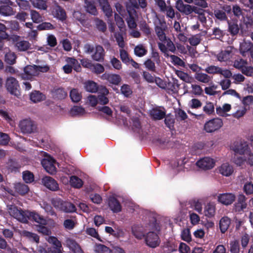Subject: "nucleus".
Masks as SVG:
<instances>
[{"label": "nucleus", "instance_id": "f257e3e1", "mask_svg": "<svg viewBox=\"0 0 253 253\" xmlns=\"http://www.w3.org/2000/svg\"><path fill=\"white\" fill-rule=\"evenodd\" d=\"M5 41L14 44L15 47H30V45L28 41L24 40L23 38L19 36L0 35V47H3Z\"/></svg>", "mask_w": 253, "mask_h": 253}, {"label": "nucleus", "instance_id": "f03ea898", "mask_svg": "<svg viewBox=\"0 0 253 253\" xmlns=\"http://www.w3.org/2000/svg\"><path fill=\"white\" fill-rule=\"evenodd\" d=\"M53 206L57 210L65 212H72L76 211V207L72 203L64 201L60 198L53 199L51 201Z\"/></svg>", "mask_w": 253, "mask_h": 253}, {"label": "nucleus", "instance_id": "7ed1b4c3", "mask_svg": "<svg viewBox=\"0 0 253 253\" xmlns=\"http://www.w3.org/2000/svg\"><path fill=\"white\" fill-rule=\"evenodd\" d=\"M16 5L11 0H0V14L3 16H9L15 14L16 10L13 7Z\"/></svg>", "mask_w": 253, "mask_h": 253}, {"label": "nucleus", "instance_id": "20e7f679", "mask_svg": "<svg viewBox=\"0 0 253 253\" xmlns=\"http://www.w3.org/2000/svg\"><path fill=\"white\" fill-rule=\"evenodd\" d=\"M7 210L9 214L16 218L19 221L23 223H26V213L27 211H23L18 208L14 205H8Z\"/></svg>", "mask_w": 253, "mask_h": 253}, {"label": "nucleus", "instance_id": "39448f33", "mask_svg": "<svg viewBox=\"0 0 253 253\" xmlns=\"http://www.w3.org/2000/svg\"><path fill=\"white\" fill-rule=\"evenodd\" d=\"M19 127L24 134H30L36 130V126L30 119H24L21 121L19 124Z\"/></svg>", "mask_w": 253, "mask_h": 253}, {"label": "nucleus", "instance_id": "423d86ee", "mask_svg": "<svg viewBox=\"0 0 253 253\" xmlns=\"http://www.w3.org/2000/svg\"><path fill=\"white\" fill-rule=\"evenodd\" d=\"M222 126V120L216 118L207 122L204 125V129L206 132L211 133L218 130Z\"/></svg>", "mask_w": 253, "mask_h": 253}, {"label": "nucleus", "instance_id": "0eeeda50", "mask_svg": "<svg viewBox=\"0 0 253 253\" xmlns=\"http://www.w3.org/2000/svg\"><path fill=\"white\" fill-rule=\"evenodd\" d=\"M231 149L235 153L243 155H246L251 150L248 142L244 140L235 142Z\"/></svg>", "mask_w": 253, "mask_h": 253}, {"label": "nucleus", "instance_id": "6e6552de", "mask_svg": "<svg viewBox=\"0 0 253 253\" xmlns=\"http://www.w3.org/2000/svg\"><path fill=\"white\" fill-rule=\"evenodd\" d=\"M146 244L149 247L155 248L158 247L161 243V240L158 233L154 231L148 232L145 236Z\"/></svg>", "mask_w": 253, "mask_h": 253}, {"label": "nucleus", "instance_id": "1a4fd4ad", "mask_svg": "<svg viewBox=\"0 0 253 253\" xmlns=\"http://www.w3.org/2000/svg\"><path fill=\"white\" fill-rule=\"evenodd\" d=\"M41 164L45 170L50 174H54L56 172L55 161L50 157H47L41 161Z\"/></svg>", "mask_w": 253, "mask_h": 253}, {"label": "nucleus", "instance_id": "9d476101", "mask_svg": "<svg viewBox=\"0 0 253 253\" xmlns=\"http://www.w3.org/2000/svg\"><path fill=\"white\" fill-rule=\"evenodd\" d=\"M6 87L7 90L12 94L16 96L19 95V84L18 81L13 77H10L6 81Z\"/></svg>", "mask_w": 253, "mask_h": 253}, {"label": "nucleus", "instance_id": "9b49d317", "mask_svg": "<svg viewBox=\"0 0 253 253\" xmlns=\"http://www.w3.org/2000/svg\"><path fill=\"white\" fill-rule=\"evenodd\" d=\"M161 51L165 53V55L167 56H169L171 62L174 65H178L179 66H181L183 67H185V64L184 62L180 58H179L178 56H175L174 55H169L167 52L168 51H170L172 52H174L175 51V48H160Z\"/></svg>", "mask_w": 253, "mask_h": 253}, {"label": "nucleus", "instance_id": "f8f14e48", "mask_svg": "<svg viewBox=\"0 0 253 253\" xmlns=\"http://www.w3.org/2000/svg\"><path fill=\"white\" fill-rule=\"evenodd\" d=\"M41 181L45 187L51 191H57L59 189L57 182L51 177L44 176L42 178Z\"/></svg>", "mask_w": 253, "mask_h": 253}, {"label": "nucleus", "instance_id": "ddd939ff", "mask_svg": "<svg viewBox=\"0 0 253 253\" xmlns=\"http://www.w3.org/2000/svg\"><path fill=\"white\" fill-rule=\"evenodd\" d=\"M26 222L28 219L34 221L41 225H46L47 224V221L42 216L39 214L35 212L27 211L26 215Z\"/></svg>", "mask_w": 253, "mask_h": 253}, {"label": "nucleus", "instance_id": "4468645a", "mask_svg": "<svg viewBox=\"0 0 253 253\" xmlns=\"http://www.w3.org/2000/svg\"><path fill=\"white\" fill-rule=\"evenodd\" d=\"M196 164L200 168L207 170L212 169L215 163L213 159L209 157H205L199 160Z\"/></svg>", "mask_w": 253, "mask_h": 253}, {"label": "nucleus", "instance_id": "2eb2a0df", "mask_svg": "<svg viewBox=\"0 0 253 253\" xmlns=\"http://www.w3.org/2000/svg\"><path fill=\"white\" fill-rule=\"evenodd\" d=\"M84 7L85 11L93 16H97L98 14L96 6L95 0H84Z\"/></svg>", "mask_w": 253, "mask_h": 253}, {"label": "nucleus", "instance_id": "dca6fc26", "mask_svg": "<svg viewBox=\"0 0 253 253\" xmlns=\"http://www.w3.org/2000/svg\"><path fill=\"white\" fill-rule=\"evenodd\" d=\"M235 199L234 194L230 193L220 194L217 197L218 201L223 205H231Z\"/></svg>", "mask_w": 253, "mask_h": 253}, {"label": "nucleus", "instance_id": "f3484780", "mask_svg": "<svg viewBox=\"0 0 253 253\" xmlns=\"http://www.w3.org/2000/svg\"><path fill=\"white\" fill-rule=\"evenodd\" d=\"M24 72L23 78L28 80L38 76L37 65H28L24 68Z\"/></svg>", "mask_w": 253, "mask_h": 253}, {"label": "nucleus", "instance_id": "a211bd4d", "mask_svg": "<svg viewBox=\"0 0 253 253\" xmlns=\"http://www.w3.org/2000/svg\"><path fill=\"white\" fill-rule=\"evenodd\" d=\"M175 8L181 13L188 15L191 14L192 6L184 4L182 0H177L175 3Z\"/></svg>", "mask_w": 253, "mask_h": 253}, {"label": "nucleus", "instance_id": "6ab92c4d", "mask_svg": "<svg viewBox=\"0 0 253 253\" xmlns=\"http://www.w3.org/2000/svg\"><path fill=\"white\" fill-rule=\"evenodd\" d=\"M99 5L107 18L112 16L113 11L108 0H97Z\"/></svg>", "mask_w": 253, "mask_h": 253}, {"label": "nucleus", "instance_id": "aec40b11", "mask_svg": "<svg viewBox=\"0 0 253 253\" xmlns=\"http://www.w3.org/2000/svg\"><path fill=\"white\" fill-rule=\"evenodd\" d=\"M101 78L103 80H107L110 83L116 85H118L121 81V77L117 74L105 73L101 76Z\"/></svg>", "mask_w": 253, "mask_h": 253}, {"label": "nucleus", "instance_id": "412c9836", "mask_svg": "<svg viewBox=\"0 0 253 253\" xmlns=\"http://www.w3.org/2000/svg\"><path fill=\"white\" fill-rule=\"evenodd\" d=\"M218 170L221 174L225 176H229L234 171L232 166L227 163L222 164L218 168Z\"/></svg>", "mask_w": 253, "mask_h": 253}, {"label": "nucleus", "instance_id": "4be33fe9", "mask_svg": "<svg viewBox=\"0 0 253 253\" xmlns=\"http://www.w3.org/2000/svg\"><path fill=\"white\" fill-rule=\"evenodd\" d=\"M66 244L74 253H83V251L80 245L73 239L67 238Z\"/></svg>", "mask_w": 253, "mask_h": 253}, {"label": "nucleus", "instance_id": "5701e85b", "mask_svg": "<svg viewBox=\"0 0 253 253\" xmlns=\"http://www.w3.org/2000/svg\"><path fill=\"white\" fill-rule=\"evenodd\" d=\"M131 233L137 239H141L145 236L143 227L139 225H133L131 227Z\"/></svg>", "mask_w": 253, "mask_h": 253}, {"label": "nucleus", "instance_id": "b1692460", "mask_svg": "<svg viewBox=\"0 0 253 253\" xmlns=\"http://www.w3.org/2000/svg\"><path fill=\"white\" fill-rule=\"evenodd\" d=\"M195 79L200 83L209 84L212 81V78L207 74L200 72L195 73Z\"/></svg>", "mask_w": 253, "mask_h": 253}, {"label": "nucleus", "instance_id": "393cba45", "mask_svg": "<svg viewBox=\"0 0 253 253\" xmlns=\"http://www.w3.org/2000/svg\"><path fill=\"white\" fill-rule=\"evenodd\" d=\"M150 114L154 120H160L165 117L166 112L160 108H155L150 111Z\"/></svg>", "mask_w": 253, "mask_h": 253}, {"label": "nucleus", "instance_id": "a878e982", "mask_svg": "<svg viewBox=\"0 0 253 253\" xmlns=\"http://www.w3.org/2000/svg\"><path fill=\"white\" fill-rule=\"evenodd\" d=\"M160 26H156L155 27V31L159 40L165 37L166 34L165 33L166 22L159 19Z\"/></svg>", "mask_w": 253, "mask_h": 253}, {"label": "nucleus", "instance_id": "bb28decb", "mask_svg": "<svg viewBox=\"0 0 253 253\" xmlns=\"http://www.w3.org/2000/svg\"><path fill=\"white\" fill-rule=\"evenodd\" d=\"M139 27L145 36L148 38L151 36L152 29L145 21H140L139 23Z\"/></svg>", "mask_w": 253, "mask_h": 253}, {"label": "nucleus", "instance_id": "cd10ccee", "mask_svg": "<svg viewBox=\"0 0 253 253\" xmlns=\"http://www.w3.org/2000/svg\"><path fill=\"white\" fill-rule=\"evenodd\" d=\"M231 224V219L228 216H224L219 221V227L221 232L224 233L229 228Z\"/></svg>", "mask_w": 253, "mask_h": 253}, {"label": "nucleus", "instance_id": "c85d7f7f", "mask_svg": "<svg viewBox=\"0 0 253 253\" xmlns=\"http://www.w3.org/2000/svg\"><path fill=\"white\" fill-rule=\"evenodd\" d=\"M231 109V105L229 104H224L222 107L219 106L216 108V114L222 117H227L229 116L227 112Z\"/></svg>", "mask_w": 253, "mask_h": 253}, {"label": "nucleus", "instance_id": "c756f323", "mask_svg": "<svg viewBox=\"0 0 253 253\" xmlns=\"http://www.w3.org/2000/svg\"><path fill=\"white\" fill-rule=\"evenodd\" d=\"M84 88L87 92L95 93L98 90V86L95 82L87 81L84 83Z\"/></svg>", "mask_w": 253, "mask_h": 253}, {"label": "nucleus", "instance_id": "7c9ffc66", "mask_svg": "<svg viewBox=\"0 0 253 253\" xmlns=\"http://www.w3.org/2000/svg\"><path fill=\"white\" fill-rule=\"evenodd\" d=\"M109 206L110 209L114 212H118L121 211V206L119 201L115 198L111 197L109 199Z\"/></svg>", "mask_w": 253, "mask_h": 253}, {"label": "nucleus", "instance_id": "2f4dec72", "mask_svg": "<svg viewBox=\"0 0 253 253\" xmlns=\"http://www.w3.org/2000/svg\"><path fill=\"white\" fill-rule=\"evenodd\" d=\"M91 52H94L92 55L94 60L101 61L103 59L105 53L103 48H91Z\"/></svg>", "mask_w": 253, "mask_h": 253}, {"label": "nucleus", "instance_id": "473e14b6", "mask_svg": "<svg viewBox=\"0 0 253 253\" xmlns=\"http://www.w3.org/2000/svg\"><path fill=\"white\" fill-rule=\"evenodd\" d=\"M20 234L23 237L27 238L31 241H35L37 243L39 242V237L35 233H32L26 230H23L20 232Z\"/></svg>", "mask_w": 253, "mask_h": 253}, {"label": "nucleus", "instance_id": "72a5a7b5", "mask_svg": "<svg viewBox=\"0 0 253 253\" xmlns=\"http://www.w3.org/2000/svg\"><path fill=\"white\" fill-rule=\"evenodd\" d=\"M47 242L54 246L55 249L57 250V253H62L61 248L62 245L61 242L59 241L57 238L53 236H50L46 239Z\"/></svg>", "mask_w": 253, "mask_h": 253}, {"label": "nucleus", "instance_id": "f704fd0d", "mask_svg": "<svg viewBox=\"0 0 253 253\" xmlns=\"http://www.w3.org/2000/svg\"><path fill=\"white\" fill-rule=\"evenodd\" d=\"M159 40L161 42L158 43V47H175L170 39L168 38L166 35L165 36L164 38Z\"/></svg>", "mask_w": 253, "mask_h": 253}, {"label": "nucleus", "instance_id": "c9c22d12", "mask_svg": "<svg viewBox=\"0 0 253 253\" xmlns=\"http://www.w3.org/2000/svg\"><path fill=\"white\" fill-rule=\"evenodd\" d=\"M94 22L95 27L99 31L104 33L106 31V24L103 20L100 19L98 17H96L94 19Z\"/></svg>", "mask_w": 253, "mask_h": 253}, {"label": "nucleus", "instance_id": "e433bc0d", "mask_svg": "<svg viewBox=\"0 0 253 253\" xmlns=\"http://www.w3.org/2000/svg\"><path fill=\"white\" fill-rule=\"evenodd\" d=\"M30 99L32 102L37 103L44 100V96L40 91H35L31 93Z\"/></svg>", "mask_w": 253, "mask_h": 253}, {"label": "nucleus", "instance_id": "4c0bfd02", "mask_svg": "<svg viewBox=\"0 0 253 253\" xmlns=\"http://www.w3.org/2000/svg\"><path fill=\"white\" fill-rule=\"evenodd\" d=\"M15 189L16 192L21 195H24L29 190L28 186L23 183H18L15 185Z\"/></svg>", "mask_w": 253, "mask_h": 253}, {"label": "nucleus", "instance_id": "58836bf2", "mask_svg": "<svg viewBox=\"0 0 253 253\" xmlns=\"http://www.w3.org/2000/svg\"><path fill=\"white\" fill-rule=\"evenodd\" d=\"M214 17L218 20L223 21H228V17L222 9H215L213 11Z\"/></svg>", "mask_w": 253, "mask_h": 253}, {"label": "nucleus", "instance_id": "ea45409f", "mask_svg": "<svg viewBox=\"0 0 253 253\" xmlns=\"http://www.w3.org/2000/svg\"><path fill=\"white\" fill-rule=\"evenodd\" d=\"M31 2L35 8L39 9L46 10L47 5L45 0H31Z\"/></svg>", "mask_w": 253, "mask_h": 253}, {"label": "nucleus", "instance_id": "a19ab883", "mask_svg": "<svg viewBox=\"0 0 253 253\" xmlns=\"http://www.w3.org/2000/svg\"><path fill=\"white\" fill-rule=\"evenodd\" d=\"M77 224V221L75 218L67 219L64 221L63 225L66 230H73Z\"/></svg>", "mask_w": 253, "mask_h": 253}, {"label": "nucleus", "instance_id": "79ce46f5", "mask_svg": "<svg viewBox=\"0 0 253 253\" xmlns=\"http://www.w3.org/2000/svg\"><path fill=\"white\" fill-rule=\"evenodd\" d=\"M55 17L59 20L63 21L66 19V13L65 10L60 6L55 9Z\"/></svg>", "mask_w": 253, "mask_h": 253}, {"label": "nucleus", "instance_id": "37998d69", "mask_svg": "<svg viewBox=\"0 0 253 253\" xmlns=\"http://www.w3.org/2000/svg\"><path fill=\"white\" fill-rule=\"evenodd\" d=\"M228 31L231 35L234 36L237 35L239 31V27L238 24L234 22H231L228 20Z\"/></svg>", "mask_w": 253, "mask_h": 253}, {"label": "nucleus", "instance_id": "c03bdc74", "mask_svg": "<svg viewBox=\"0 0 253 253\" xmlns=\"http://www.w3.org/2000/svg\"><path fill=\"white\" fill-rule=\"evenodd\" d=\"M70 182L72 186L77 188H81L83 185L82 180L76 176H72Z\"/></svg>", "mask_w": 253, "mask_h": 253}, {"label": "nucleus", "instance_id": "a18cd8bd", "mask_svg": "<svg viewBox=\"0 0 253 253\" xmlns=\"http://www.w3.org/2000/svg\"><path fill=\"white\" fill-rule=\"evenodd\" d=\"M215 206L211 204H209L206 206L204 211L205 215L209 217L213 216L215 214Z\"/></svg>", "mask_w": 253, "mask_h": 253}, {"label": "nucleus", "instance_id": "49530a36", "mask_svg": "<svg viewBox=\"0 0 253 253\" xmlns=\"http://www.w3.org/2000/svg\"><path fill=\"white\" fill-rule=\"evenodd\" d=\"M31 19L34 23H39L42 21V18L40 14L35 10H30Z\"/></svg>", "mask_w": 253, "mask_h": 253}, {"label": "nucleus", "instance_id": "de8ad7c7", "mask_svg": "<svg viewBox=\"0 0 253 253\" xmlns=\"http://www.w3.org/2000/svg\"><path fill=\"white\" fill-rule=\"evenodd\" d=\"M176 75L182 81L187 83H190L191 82L192 78L187 73H184L181 71H176Z\"/></svg>", "mask_w": 253, "mask_h": 253}, {"label": "nucleus", "instance_id": "09e8293b", "mask_svg": "<svg viewBox=\"0 0 253 253\" xmlns=\"http://www.w3.org/2000/svg\"><path fill=\"white\" fill-rule=\"evenodd\" d=\"M94 251L96 253H112L109 248L102 244L96 245Z\"/></svg>", "mask_w": 253, "mask_h": 253}, {"label": "nucleus", "instance_id": "8fccbe9b", "mask_svg": "<svg viewBox=\"0 0 253 253\" xmlns=\"http://www.w3.org/2000/svg\"><path fill=\"white\" fill-rule=\"evenodd\" d=\"M16 56L14 52L9 51L5 55V62L10 64L12 65L15 63Z\"/></svg>", "mask_w": 253, "mask_h": 253}, {"label": "nucleus", "instance_id": "3c124183", "mask_svg": "<svg viewBox=\"0 0 253 253\" xmlns=\"http://www.w3.org/2000/svg\"><path fill=\"white\" fill-rule=\"evenodd\" d=\"M70 96L72 100L74 102L80 101L82 98V95L76 89H73L70 91Z\"/></svg>", "mask_w": 253, "mask_h": 253}, {"label": "nucleus", "instance_id": "603ef678", "mask_svg": "<svg viewBox=\"0 0 253 253\" xmlns=\"http://www.w3.org/2000/svg\"><path fill=\"white\" fill-rule=\"evenodd\" d=\"M187 3H193L194 4L201 7L202 8H207L208 7V3L206 0H184Z\"/></svg>", "mask_w": 253, "mask_h": 253}, {"label": "nucleus", "instance_id": "864d4df0", "mask_svg": "<svg viewBox=\"0 0 253 253\" xmlns=\"http://www.w3.org/2000/svg\"><path fill=\"white\" fill-rule=\"evenodd\" d=\"M114 18L116 23V25L120 31H122L123 29L125 28L126 26L125 22L123 19L119 15L115 13L114 14Z\"/></svg>", "mask_w": 253, "mask_h": 253}, {"label": "nucleus", "instance_id": "5fc2aeb1", "mask_svg": "<svg viewBox=\"0 0 253 253\" xmlns=\"http://www.w3.org/2000/svg\"><path fill=\"white\" fill-rule=\"evenodd\" d=\"M204 112L208 115L212 114L214 111V106L213 103L211 102H206L205 105L203 109Z\"/></svg>", "mask_w": 253, "mask_h": 253}, {"label": "nucleus", "instance_id": "6e6d98bb", "mask_svg": "<svg viewBox=\"0 0 253 253\" xmlns=\"http://www.w3.org/2000/svg\"><path fill=\"white\" fill-rule=\"evenodd\" d=\"M89 68H90L92 72L97 74H101L104 71V67L102 65L98 63L93 65H90Z\"/></svg>", "mask_w": 253, "mask_h": 253}, {"label": "nucleus", "instance_id": "4d7b16f0", "mask_svg": "<svg viewBox=\"0 0 253 253\" xmlns=\"http://www.w3.org/2000/svg\"><path fill=\"white\" fill-rule=\"evenodd\" d=\"M73 17L77 21L83 24L85 23V14L80 11H75L73 14Z\"/></svg>", "mask_w": 253, "mask_h": 253}, {"label": "nucleus", "instance_id": "13d9d810", "mask_svg": "<svg viewBox=\"0 0 253 253\" xmlns=\"http://www.w3.org/2000/svg\"><path fill=\"white\" fill-rule=\"evenodd\" d=\"M230 53L231 51L229 50L222 51L217 55V59L220 61L227 60V59H229L230 57Z\"/></svg>", "mask_w": 253, "mask_h": 253}, {"label": "nucleus", "instance_id": "bf43d9fd", "mask_svg": "<svg viewBox=\"0 0 253 253\" xmlns=\"http://www.w3.org/2000/svg\"><path fill=\"white\" fill-rule=\"evenodd\" d=\"M230 251L231 253H239L240 247L238 241L234 240L230 242Z\"/></svg>", "mask_w": 253, "mask_h": 253}, {"label": "nucleus", "instance_id": "052dcab7", "mask_svg": "<svg viewBox=\"0 0 253 253\" xmlns=\"http://www.w3.org/2000/svg\"><path fill=\"white\" fill-rule=\"evenodd\" d=\"M181 236L182 239L187 242H190L191 241V235L190 229L188 228L184 229L182 231Z\"/></svg>", "mask_w": 253, "mask_h": 253}, {"label": "nucleus", "instance_id": "680f3d73", "mask_svg": "<svg viewBox=\"0 0 253 253\" xmlns=\"http://www.w3.org/2000/svg\"><path fill=\"white\" fill-rule=\"evenodd\" d=\"M7 167L11 171H16L21 167V166L16 161L10 160L7 163Z\"/></svg>", "mask_w": 253, "mask_h": 253}, {"label": "nucleus", "instance_id": "e2e57ef3", "mask_svg": "<svg viewBox=\"0 0 253 253\" xmlns=\"http://www.w3.org/2000/svg\"><path fill=\"white\" fill-rule=\"evenodd\" d=\"M191 89V92L196 95L200 96L203 94V90L200 85L192 84Z\"/></svg>", "mask_w": 253, "mask_h": 253}, {"label": "nucleus", "instance_id": "0e129e2a", "mask_svg": "<svg viewBox=\"0 0 253 253\" xmlns=\"http://www.w3.org/2000/svg\"><path fill=\"white\" fill-rule=\"evenodd\" d=\"M23 179L27 183H31L34 181V175L29 171H24L23 172Z\"/></svg>", "mask_w": 253, "mask_h": 253}, {"label": "nucleus", "instance_id": "69168bd1", "mask_svg": "<svg viewBox=\"0 0 253 253\" xmlns=\"http://www.w3.org/2000/svg\"><path fill=\"white\" fill-rule=\"evenodd\" d=\"M128 27L130 29H136L137 24L134 16H128L126 19Z\"/></svg>", "mask_w": 253, "mask_h": 253}, {"label": "nucleus", "instance_id": "338daca9", "mask_svg": "<svg viewBox=\"0 0 253 253\" xmlns=\"http://www.w3.org/2000/svg\"><path fill=\"white\" fill-rule=\"evenodd\" d=\"M120 57L124 63L126 64L129 63L130 59V57L127 52L123 49L120 50Z\"/></svg>", "mask_w": 253, "mask_h": 253}, {"label": "nucleus", "instance_id": "774afa93", "mask_svg": "<svg viewBox=\"0 0 253 253\" xmlns=\"http://www.w3.org/2000/svg\"><path fill=\"white\" fill-rule=\"evenodd\" d=\"M239 50L244 57L253 58V48H239Z\"/></svg>", "mask_w": 253, "mask_h": 253}]
</instances>
